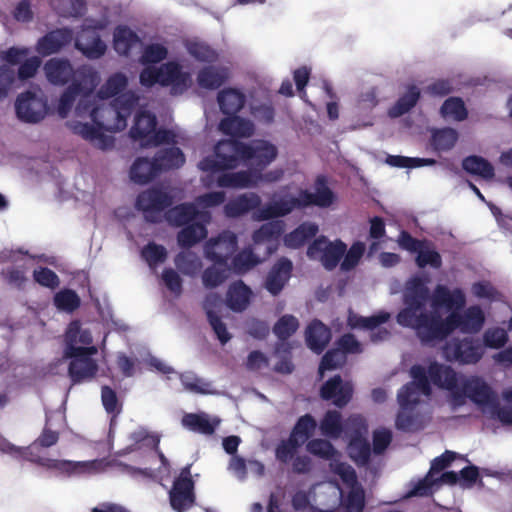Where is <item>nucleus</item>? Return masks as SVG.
I'll return each instance as SVG.
<instances>
[{
  "instance_id": "nucleus-43",
  "label": "nucleus",
  "mask_w": 512,
  "mask_h": 512,
  "mask_svg": "<svg viewBox=\"0 0 512 512\" xmlns=\"http://www.w3.org/2000/svg\"><path fill=\"white\" fill-rule=\"evenodd\" d=\"M463 169L472 175L481 176L484 179H492L495 175L492 164L481 156H468L462 161Z\"/></svg>"
},
{
  "instance_id": "nucleus-55",
  "label": "nucleus",
  "mask_w": 512,
  "mask_h": 512,
  "mask_svg": "<svg viewBox=\"0 0 512 512\" xmlns=\"http://www.w3.org/2000/svg\"><path fill=\"white\" fill-rule=\"evenodd\" d=\"M299 328L298 319L290 314L280 317L273 326V333L279 341H287Z\"/></svg>"
},
{
  "instance_id": "nucleus-30",
  "label": "nucleus",
  "mask_w": 512,
  "mask_h": 512,
  "mask_svg": "<svg viewBox=\"0 0 512 512\" xmlns=\"http://www.w3.org/2000/svg\"><path fill=\"white\" fill-rule=\"evenodd\" d=\"M261 198L254 192L239 195L224 206L225 214L228 217H239L252 210L260 209Z\"/></svg>"
},
{
  "instance_id": "nucleus-59",
  "label": "nucleus",
  "mask_w": 512,
  "mask_h": 512,
  "mask_svg": "<svg viewBox=\"0 0 512 512\" xmlns=\"http://www.w3.org/2000/svg\"><path fill=\"white\" fill-rule=\"evenodd\" d=\"M42 465L50 469L58 470L67 475L79 474L88 468L86 462H74L69 460L47 459Z\"/></svg>"
},
{
  "instance_id": "nucleus-36",
  "label": "nucleus",
  "mask_w": 512,
  "mask_h": 512,
  "mask_svg": "<svg viewBox=\"0 0 512 512\" xmlns=\"http://www.w3.org/2000/svg\"><path fill=\"white\" fill-rule=\"evenodd\" d=\"M141 43L140 37L128 26H117L113 34L115 51L122 56H129L133 47Z\"/></svg>"
},
{
  "instance_id": "nucleus-3",
  "label": "nucleus",
  "mask_w": 512,
  "mask_h": 512,
  "mask_svg": "<svg viewBox=\"0 0 512 512\" xmlns=\"http://www.w3.org/2000/svg\"><path fill=\"white\" fill-rule=\"evenodd\" d=\"M314 187L315 192L300 189L297 196L289 194L271 201L255 212V218L259 221H266L285 217L294 210H303L311 206L330 207L335 201V194L328 187L326 177L324 175L317 176Z\"/></svg>"
},
{
  "instance_id": "nucleus-1",
  "label": "nucleus",
  "mask_w": 512,
  "mask_h": 512,
  "mask_svg": "<svg viewBox=\"0 0 512 512\" xmlns=\"http://www.w3.org/2000/svg\"><path fill=\"white\" fill-rule=\"evenodd\" d=\"M278 155L277 147L263 139L243 143L238 140H222L215 146L213 156L204 157L199 162L200 170L216 173L238 166L239 160L254 168L253 172L263 171Z\"/></svg>"
},
{
  "instance_id": "nucleus-41",
  "label": "nucleus",
  "mask_w": 512,
  "mask_h": 512,
  "mask_svg": "<svg viewBox=\"0 0 512 512\" xmlns=\"http://www.w3.org/2000/svg\"><path fill=\"white\" fill-rule=\"evenodd\" d=\"M182 425L190 431L203 435H212L215 432L218 421L212 423L208 415L204 413H188L183 416Z\"/></svg>"
},
{
  "instance_id": "nucleus-64",
  "label": "nucleus",
  "mask_w": 512,
  "mask_h": 512,
  "mask_svg": "<svg viewBox=\"0 0 512 512\" xmlns=\"http://www.w3.org/2000/svg\"><path fill=\"white\" fill-rule=\"evenodd\" d=\"M365 252V244L363 242H355L351 245L349 250H346L341 262V270L350 271L354 269L360 262Z\"/></svg>"
},
{
  "instance_id": "nucleus-12",
  "label": "nucleus",
  "mask_w": 512,
  "mask_h": 512,
  "mask_svg": "<svg viewBox=\"0 0 512 512\" xmlns=\"http://www.w3.org/2000/svg\"><path fill=\"white\" fill-rule=\"evenodd\" d=\"M94 124L76 122L72 125L74 134L81 136L83 139L90 141L94 146L102 150L111 149L114 146V138L103 133V130H114L112 125L108 124L105 114H98V119L94 120Z\"/></svg>"
},
{
  "instance_id": "nucleus-27",
  "label": "nucleus",
  "mask_w": 512,
  "mask_h": 512,
  "mask_svg": "<svg viewBox=\"0 0 512 512\" xmlns=\"http://www.w3.org/2000/svg\"><path fill=\"white\" fill-rule=\"evenodd\" d=\"M252 290L242 280L230 284L226 293V305L234 312H243L250 304Z\"/></svg>"
},
{
  "instance_id": "nucleus-26",
  "label": "nucleus",
  "mask_w": 512,
  "mask_h": 512,
  "mask_svg": "<svg viewBox=\"0 0 512 512\" xmlns=\"http://www.w3.org/2000/svg\"><path fill=\"white\" fill-rule=\"evenodd\" d=\"M261 173L252 170L222 173L217 178L219 187L225 188H247L258 184Z\"/></svg>"
},
{
  "instance_id": "nucleus-60",
  "label": "nucleus",
  "mask_w": 512,
  "mask_h": 512,
  "mask_svg": "<svg viewBox=\"0 0 512 512\" xmlns=\"http://www.w3.org/2000/svg\"><path fill=\"white\" fill-rule=\"evenodd\" d=\"M141 256L150 267H155L166 260L167 250L163 245L149 242L142 248Z\"/></svg>"
},
{
  "instance_id": "nucleus-14",
  "label": "nucleus",
  "mask_w": 512,
  "mask_h": 512,
  "mask_svg": "<svg viewBox=\"0 0 512 512\" xmlns=\"http://www.w3.org/2000/svg\"><path fill=\"white\" fill-rule=\"evenodd\" d=\"M190 465L181 469L169 492L171 507L177 512H184L195 502L194 481L191 478Z\"/></svg>"
},
{
  "instance_id": "nucleus-13",
  "label": "nucleus",
  "mask_w": 512,
  "mask_h": 512,
  "mask_svg": "<svg viewBox=\"0 0 512 512\" xmlns=\"http://www.w3.org/2000/svg\"><path fill=\"white\" fill-rule=\"evenodd\" d=\"M45 75L48 81L54 85H65L68 82L78 81L87 82L89 77L95 75L85 68L74 70L67 59L52 58L44 65Z\"/></svg>"
},
{
  "instance_id": "nucleus-15",
  "label": "nucleus",
  "mask_w": 512,
  "mask_h": 512,
  "mask_svg": "<svg viewBox=\"0 0 512 512\" xmlns=\"http://www.w3.org/2000/svg\"><path fill=\"white\" fill-rule=\"evenodd\" d=\"M15 110L21 121L37 123L47 114V100L41 93L26 91L17 97Z\"/></svg>"
},
{
  "instance_id": "nucleus-8",
  "label": "nucleus",
  "mask_w": 512,
  "mask_h": 512,
  "mask_svg": "<svg viewBox=\"0 0 512 512\" xmlns=\"http://www.w3.org/2000/svg\"><path fill=\"white\" fill-rule=\"evenodd\" d=\"M95 86V77H89L87 82L78 81L77 79L72 81L60 96L58 103L59 115L63 118L66 117L78 96H81L77 106L78 113L89 112L91 115L92 108L96 107L90 101Z\"/></svg>"
},
{
  "instance_id": "nucleus-61",
  "label": "nucleus",
  "mask_w": 512,
  "mask_h": 512,
  "mask_svg": "<svg viewBox=\"0 0 512 512\" xmlns=\"http://www.w3.org/2000/svg\"><path fill=\"white\" fill-rule=\"evenodd\" d=\"M416 264L419 268L430 266L434 269H439L442 266V257L439 252L430 249L425 241V246L417 251Z\"/></svg>"
},
{
  "instance_id": "nucleus-23",
  "label": "nucleus",
  "mask_w": 512,
  "mask_h": 512,
  "mask_svg": "<svg viewBox=\"0 0 512 512\" xmlns=\"http://www.w3.org/2000/svg\"><path fill=\"white\" fill-rule=\"evenodd\" d=\"M158 70L160 71L158 84L161 86L172 85L173 90L179 89L180 91L187 89L190 76L187 72L182 71L179 63L170 61L163 64Z\"/></svg>"
},
{
  "instance_id": "nucleus-37",
  "label": "nucleus",
  "mask_w": 512,
  "mask_h": 512,
  "mask_svg": "<svg viewBox=\"0 0 512 512\" xmlns=\"http://www.w3.org/2000/svg\"><path fill=\"white\" fill-rule=\"evenodd\" d=\"M159 175L154 158L138 157L130 168V178L137 184H147Z\"/></svg>"
},
{
  "instance_id": "nucleus-2",
  "label": "nucleus",
  "mask_w": 512,
  "mask_h": 512,
  "mask_svg": "<svg viewBox=\"0 0 512 512\" xmlns=\"http://www.w3.org/2000/svg\"><path fill=\"white\" fill-rule=\"evenodd\" d=\"M429 299L430 291L426 280L417 276L409 279L403 293L405 307L396 316L397 323L402 327L415 330L423 344H429L432 329L440 315L437 311H425Z\"/></svg>"
},
{
  "instance_id": "nucleus-31",
  "label": "nucleus",
  "mask_w": 512,
  "mask_h": 512,
  "mask_svg": "<svg viewBox=\"0 0 512 512\" xmlns=\"http://www.w3.org/2000/svg\"><path fill=\"white\" fill-rule=\"evenodd\" d=\"M219 130L225 135L247 138L253 135L255 127L252 121L235 114L223 118L219 123Z\"/></svg>"
},
{
  "instance_id": "nucleus-24",
  "label": "nucleus",
  "mask_w": 512,
  "mask_h": 512,
  "mask_svg": "<svg viewBox=\"0 0 512 512\" xmlns=\"http://www.w3.org/2000/svg\"><path fill=\"white\" fill-rule=\"evenodd\" d=\"M230 78V70L225 66L207 65L197 73V83L201 88L216 90Z\"/></svg>"
},
{
  "instance_id": "nucleus-20",
  "label": "nucleus",
  "mask_w": 512,
  "mask_h": 512,
  "mask_svg": "<svg viewBox=\"0 0 512 512\" xmlns=\"http://www.w3.org/2000/svg\"><path fill=\"white\" fill-rule=\"evenodd\" d=\"M165 218L170 225L183 227L197 220L210 222L211 214L208 211L198 210L194 203L186 202L169 208Z\"/></svg>"
},
{
  "instance_id": "nucleus-11",
  "label": "nucleus",
  "mask_w": 512,
  "mask_h": 512,
  "mask_svg": "<svg viewBox=\"0 0 512 512\" xmlns=\"http://www.w3.org/2000/svg\"><path fill=\"white\" fill-rule=\"evenodd\" d=\"M238 249V238L230 230H224L215 238H210L204 246L205 258L218 266L228 265Z\"/></svg>"
},
{
  "instance_id": "nucleus-10",
  "label": "nucleus",
  "mask_w": 512,
  "mask_h": 512,
  "mask_svg": "<svg viewBox=\"0 0 512 512\" xmlns=\"http://www.w3.org/2000/svg\"><path fill=\"white\" fill-rule=\"evenodd\" d=\"M482 344L473 338H452L443 346V356L449 362L476 364L483 356Z\"/></svg>"
},
{
  "instance_id": "nucleus-18",
  "label": "nucleus",
  "mask_w": 512,
  "mask_h": 512,
  "mask_svg": "<svg viewBox=\"0 0 512 512\" xmlns=\"http://www.w3.org/2000/svg\"><path fill=\"white\" fill-rule=\"evenodd\" d=\"M353 396V385L349 381H343L340 375L328 379L320 388V397L338 407H345Z\"/></svg>"
},
{
  "instance_id": "nucleus-28",
  "label": "nucleus",
  "mask_w": 512,
  "mask_h": 512,
  "mask_svg": "<svg viewBox=\"0 0 512 512\" xmlns=\"http://www.w3.org/2000/svg\"><path fill=\"white\" fill-rule=\"evenodd\" d=\"M306 344L315 353L320 354L331 339L330 329L319 320H313L305 332Z\"/></svg>"
},
{
  "instance_id": "nucleus-48",
  "label": "nucleus",
  "mask_w": 512,
  "mask_h": 512,
  "mask_svg": "<svg viewBox=\"0 0 512 512\" xmlns=\"http://www.w3.org/2000/svg\"><path fill=\"white\" fill-rule=\"evenodd\" d=\"M283 231L284 222L282 220H272L255 230L253 232L252 239L256 244L276 241L282 235Z\"/></svg>"
},
{
  "instance_id": "nucleus-54",
  "label": "nucleus",
  "mask_w": 512,
  "mask_h": 512,
  "mask_svg": "<svg viewBox=\"0 0 512 512\" xmlns=\"http://www.w3.org/2000/svg\"><path fill=\"white\" fill-rule=\"evenodd\" d=\"M306 450L310 454L324 460H332L338 454L336 448L330 441L321 438L309 440L306 444Z\"/></svg>"
},
{
  "instance_id": "nucleus-53",
  "label": "nucleus",
  "mask_w": 512,
  "mask_h": 512,
  "mask_svg": "<svg viewBox=\"0 0 512 512\" xmlns=\"http://www.w3.org/2000/svg\"><path fill=\"white\" fill-rule=\"evenodd\" d=\"M229 271V265L225 267L213 263V265L207 267L202 274L203 285L208 289L220 286L227 279Z\"/></svg>"
},
{
  "instance_id": "nucleus-9",
  "label": "nucleus",
  "mask_w": 512,
  "mask_h": 512,
  "mask_svg": "<svg viewBox=\"0 0 512 512\" xmlns=\"http://www.w3.org/2000/svg\"><path fill=\"white\" fill-rule=\"evenodd\" d=\"M346 250L347 245L340 239L329 241L325 236H319L308 246L307 256L319 260L326 270L331 271L338 266Z\"/></svg>"
},
{
  "instance_id": "nucleus-19",
  "label": "nucleus",
  "mask_w": 512,
  "mask_h": 512,
  "mask_svg": "<svg viewBox=\"0 0 512 512\" xmlns=\"http://www.w3.org/2000/svg\"><path fill=\"white\" fill-rule=\"evenodd\" d=\"M428 375L432 384L450 392V404H452L453 395L458 391L464 375L458 374L451 366L436 361L428 366Z\"/></svg>"
},
{
  "instance_id": "nucleus-33",
  "label": "nucleus",
  "mask_w": 512,
  "mask_h": 512,
  "mask_svg": "<svg viewBox=\"0 0 512 512\" xmlns=\"http://www.w3.org/2000/svg\"><path fill=\"white\" fill-rule=\"evenodd\" d=\"M153 158L159 175L165 171L178 169L185 163L184 153L175 146L158 150Z\"/></svg>"
},
{
  "instance_id": "nucleus-40",
  "label": "nucleus",
  "mask_w": 512,
  "mask_h": 512,
  "mask_svg": "<svg viewBox=\"0 0 512 512\" xmlns=\"http://www.w3.org/2000/svg\"><path fill=\"white\" fill-rule=\"evenodd\" d=\"M421 96L420 90L416 85H409L406 93L399 97L393 106L388 110L391 118H398L408 113L414 108Z\"/></svg>"
},
{
  "instance_id": "nucleus-62",
  "label": "nucleus",
  "mask_w": 512,
  "mask_h": 512,
  "mask_svg": "<svg viewBox=\"0 0 512 512\" xmlns=\"http://www.w3.org/2000/svg\"><path fill=\"white\" fill-rule=\"evenodd\" d=\"M168 50L165 46L158 43H152L145 46L139 59L143 65L156 64L167 58Z\"/></svg>"
},
{
  "instance_id": "nucleus-63",
  "label": "nucleus",
  "mask_w": 512,
  "mask_h": 512,
  "mask_svg": "<svg viewBox=\"0 0 512 512\" xmlns=\"http://www.w3.org/2000/svg\"><path fill=\"white\" fill-rule=\"evenodd\" d=\"M250 113L256 121L263 125H270L275 120V109L271 102L252 104Z\"/></svg>"
},
{
  "instance_id": "nucleus-47",
  "label": "nucleus",
  "mask_w": 512,
  "mask_h": 512,
  "mask_svg": "<svg viewBox=\"0 0 512 512\" xmlns=\"http://www.w3.org/2000/svg\"><path fill=\"white\" fill-rule=\"evenodd\" d=\"M316 427L317 423L314 417L310 414H305L298 418L290 433V437L297 440L300 445H303L313 435Z\"/></svg>"
},
{
  "instance_id": "nucleus-21",
  "label": "nucleus",
  "mask_w": 512,
  "mask_h": 512,
  "mask_svg": "<svg viewBox=\"0 0 512 512\" xmlns=\"http://www.w3.org/2000/svg\"><path fill=\"white\" fill-rule=\"evenodd\" d=\"M293 264L291 260L282 257L272 266L266 280L265 288L273 296H277L291 277Z\"/></svg>"
},
{
  "instance_id": "nucleus-7",
  "label": "nucleus",
  "mask_w": 512,
  "mask_h": 512,
  "mask_svg": "<svg viewBox=\"0 0 512 512\" xmlns=\"http://www.w3.org/2000/svg\"><path fill=\"white\" fill-rule=\"evenodd\" d=\"M139 97L131 92H125L115 97L109 105H97L91 110V117L96 120L98 114H105L107 119H115L114 130L120 131L126 128L127 119L135 110Z\"/></svg>"
},
{
  "instance_id": "nucleus-58",
  "label": "nucleus",
  "mask_w": 512,
  "mask_h": 512,
  "mask_svg": "<svg viewBox=\"0 0 512 512\" xmlns=\"http://www.w3.org/2000/svg\"><path fill=\"white\" fill-rule=\"evenodd\" d=\"M180 380L184 388L189 392L202 395L212 393L211 383L193 373L182 374L180 376Z\"/></svg>"
},
{
  "instance_id": "nucleus-39",
  "label": "nucleus",
  "mask_w": 512,
  "mask_h": 512,
  "mask_svg": "<svg viewBox=\"0 0 512 512\" xmlns=\"http://www.w3.org/2000/svg\"><path fill=\"white\" fill-rule=\"evenodd\" d=\"M93 345V337L88 329H83L79 321H72L65 333V348H88Z\"/></svg>"
},
{
  "instance_id": "nucleus-45",
  "label": "nucleus",
  "mask_w": 512,
  "mask_h": 512,
  "mask_svg": "<svg viewBox=\"0 0 512 512\" xmlns=\"http://www.w3.org/2000/svg\"><path fill=\"white\" fill-rule=\"evenodd\" d=\"M128 79L125 74L121 72L111 75L106 82L101 86L97 92L100 99H109L117 97L127 87Z\"/></svg>"
},
{
  "instance_id": "nucleus-4",
  "label": "nucleus",
  "mask_w": 512,
  "mask_h": 512,
  "mask_svg": "<svg viewBox=\"0 0 512 512\" xmlns=\"http://www.w3.org/2000/svg\"><path fill=\"white\" fill-rule=\"evenodd\" d=\"M484 323L485 315L478 305L468 307L463 314L451 311L445 319L439 315L432 329L429 343L446 339L456 329H460L464 333H478Z\"/></svg>"
},
{
  "instance_id": "nucleus-5",
  "label": "nucleus",
  "mask_w": 512,
  "mask_h": 512,
  "mask_svg": "<svg viewBox=\"0 0 512 512\" xmlns=\"http://www.w3.org/2000/svg\"><path fill=\"white\" fill-rule=\"evenodd\" d=\"M466 399L481 407H491L497 402V394L482 377L464 376L458 391L453 395L452 408L464 406Z\"/></svg>"
},
{
  "instance_id": "nucleus-52",
  "label": "nucleus",
  "mask_w": 512,
  "mask_h": 512,
  "mask_svg": "<svg viewBox=\"0 0 512 512\" xmlns=\"http://www.w3.org/2000/svg\"><path fill=\"white\" fill-rule=\"evenodd\" d=\"M420 388L414 383H407L397 393V401L402 410H413L420 402Z\"/></svg>"
},
{
  "instance_id": "nucleus-32",
  "label": "nucleus",
  "mask_w": 512,
  "mask_h": 512,
  "mask_svg": "<svg viewBox=\"0 0 512 512\" xmlns=\"http://www.w3.org/2000/svg\"><path fill=\"white\" fill-rule=\"evenodd\" d=\"M75 47L90 59H98L106 52V44L93 31H83L76 40Z\"/></svg>"
},
{
  "instance_id": "nucleus-56",
  "label": "nucleus",
  "mask_w": 512,
  "mask_h": 512,
  "mask_svg": "<svg viewBox=\"0 0 512 512\" xmlns=\"http://www.w3.org/2000/svg\"><path fill=\"white\" fill-rule=\"evenodd\" d=\"M54 304L59 310L71 313L79 308L81 300L74 290L64 289L55 294Z\"/></svg>"
},
{
  "instance_id": "nucleus-22",
  "label": "nucleus",
  "mask_w": 512,
  "mask_h": 512,
  "mask_svg": "<svg viewBox=\"0 0 512 512\" xmlns=\"http://www.w3.org/2000/svg\"><path fill=\"white\" fill-rule=\"evenodd\" d=\"M73 39V32L69 28H58L41 37L36 45V50L42 56H48L59 52Z\"/></svg>"
},
{
  "instance_id": "nucleus-35",
  "label": "nucleus",
  "mask_w": 512,
  "mask_h": 512,
  "mask_svg": "<svg viewBox=\"0 0 512 512\" xmlns=\"http://www.w3.org/2000/svg\"><path fill=\"white\" fill-rule=\"evenodd\" d=\"M157 118L149 111H140L135 116V121L130 129V137L134 140L146 141L156 129Z\"/></svg>"
},
{
  "instance_id": "nucleus-29",
  "label": "nucleus",
  "mask_w": 512,
  "mask_h": 512,
  "mask_svg": "<svg viewBox=\"0 0 512 512\" xmlns=\"http://www.w3.org/2000/svg\"><path fill=\"white\" fill-rule=\"evenodd\" d=\"M217 101L220 111L230 116L242 110L246 103V96L241 90L229 87L219 91Z\"/></svg>"
},
{
  "instance_id": "nucleus-25",
  "label": "nucleus",
  "mask_w": 512,
  "mask_h": 512,
  "mask_svg": "<svg viewBox=\"0 0 512 512\" xmlns=\"http://www.w3.org/2000/svg\"><path fill=\"white\" fill-rule=\"evenodd\" d=\"M434 308L445 307L448 310L461 309L466 302L463 291L459 288L450 291L446 286L438 284L431 297Z\"/></svg>"
},
{
  "instance_id": "nucleus-42",
  "label": "nucleus",
  "mask_w": 512,
  "mask_h": 512,
  "mask_svg": "<svg viewBox=\"0 0 512 512\" xmlns=\"http://www.w3.org/2000/svg\"><path fill=\"white\" fill-rule=\"evenodd\" d=\"M458 140V132L451 127L432 130L430 144L437 152L451 150Z\"/></svg>"
},
{
  "instance_id": "nucleus-16",
  "label": "nucleus",
  "mask_w": 512,
  "mask_h": 512,
  "mask_svg": "<svg viewBox=\"0 0 512 512\" xmlns=\"http://www.w3.org/2000/svg\"><path fill=\"white\" fill-rule=\"evenodd\" d=\"M172 203L173 198L169 193L159 188H150L137 196L136 208L143 211L146 220L156 222L152 215L168 209Z\"/></svg>"
},
{
  "instance_id": "nucleus-46",
  "label": "nucleus",
  "mask_w": 512,
  "mask_h": 512,
  "mask_svg": "<svg viewBox=\"0 0 512 512\" xmlns=\"http://www.w3.org/2000/svg\"><path fill=\"white\" fill-rule=\"evenodd\" d=\"M174 263L176 268L187 276L196 275L202 267V262L197 254L189 250L178 253Z\"/></svg>"
},
{
  "instance_id": "nucleus-50",
  "label": "nucleus",
  "mask_w": 512,
  "mask_h": 512,
  "mask_svg": "<svg viewBox=\"0 0 512 512\" xmlns=\"http://www.w3.org/2000/svg\"><path fill=\"white\" fill-rule=\"evenodd\" d=\"M440 115L443 118H452L460 122L467 119L468 111L462 98L449 97L441 105Z\"/></svg>"
},
{
  "instance_id": "nucleus-44",
  "label": "nucleus",
  "mask_w": 512,
  "mask_h": 512,
  "mask_svg": "<svg viewBox=\"0 0 512 512\" xmlns=\"http://www.w3.org/2000/svg\"><path fill=\"white\" fill-rule=\"evenodd\" d=\"M187 52L198 62L212 64L219 58L218 52L203 41L191 40L185 45Z\"/></svg>"
},
{
  "instance_id": "nucleus-57",
  "label": "nucleus",
  "mask_w": 512,
  "mask_h": 512,
  "mask_svg": "<svg viewBox=\"0 0 512 512\" xmlns=\"http://www.w3.org/2000/svg\"><path fill=\"white\" fill-rule=\"evenodd\" d=\"M259 263L252 250L244 249L241 252L234 254L231 258V267L236 273L242 274Z\"/></svg>"
},
{
  "instance_id": "nucleus-51",
  "label": "nucleus",
  "mask_w": 512,
  "mask_h": 512,
  "mask_svg": "<svg viewBox=\"0 0 512 512\" xmlns=\"http://www.w3.org/2000/svg\"><path fill=\"white\" fill-rule=\"evenodd\" d=\"M320 429L323 435L329 438H338L343 432L340 412L336 410L327 411L321 420Z\"/></svg>"
},
{
  "instance_id": "nucleus-38",
  "label": "nucleus",
  "mask_w": 512,
  "mask_h": 512,
  "mask_svg": "<svg viewBox=\"0 0 512 512\" xmlns=\"http://www.w3.org/2000/svg\"><path fill=\"white\" fill-rule=\"evenodd\" d=\"M318 231L319 227L316 223L309 221L303 222L293 231L285 235L284 243L289 248H300L315 237Z\"/></svg>"
},
{
  "instance_id": "nucleus-34",
  "label": "nucleus",
  "mask_w": 512,
  "mask_h": 512,
  "mask_svg": "<svg viewBox=\"0 0 512 512\" xmlns=\"http://www.w3.org/2000/svg\"><path fill=\"white\" fill-rule=\"evenodd\" d=\"M202 220L194 221L183 228L177 234L178 245L182 248H190L207 237L206 224Z\"/></svg>"
},
{
  "instance_id": "nucleus-6",
  "label": "nucleus",
  "mask_w": 512,
  "mask_h": 512,
  "mask_svg": "<svg viewBox=\"0 0 512 512\" xmlns=\"http://www.w3.org/2000/svg\"><path fill=\"white\" fill-rule=\"evenodd\" d=\"M97 352L96 346L64 349V358L70 359L68 375L73 384H79L95 377L98 372V364L93 356Z\"/></svg>"
},
{
  "instance_id": "nucleus-17",
  "label": "nucleus",
  "mask_w": 512,
  "mask_h": 512,
  "mask_svg": "<svg viewBox=\"0 0 512 512\" xmlns=\"http://www.w3.org/2000/svg\"><path fill=\"white\" fill-rule=\"evenodd\" d=\"M349 424L357 426L354 435L351 436L348 443L349 457L357 465H366L370 461L371 445L366 437L363 436L362 430L366 432L367 427L360 416H352L349 418Z\"/></svg>"
},
{
  "instance_id": "nucleus-49",
  "label": "nucleus",
  "mask_w": 512,
  "mask_h": 512,
  "mask_svg": "<svg viewBox=\"0 0 512 512\" xmlns=\"http://www.w3.org/2000/svg\"><path fill=\"white\" fill-rule=\"evenodd\" d=\"M51 6L59 16L65 18L81 17L86 11L84 0H51Z\"/></svg>"
}]
</instances>
